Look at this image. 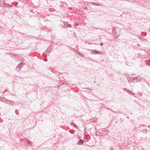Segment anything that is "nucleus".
I'll use <instances>...</instances> for the list:
<instances>
[{"label":"nucleus","mask_w":150,"mask_h":150,"mask_svg":"<svg viewBox=\"0 0 150 150\" xmlns=\"http://www.w3.org/2000/svg\"><path fill=\"white\" fill-rule=\"evenodd\" d=\"M43 19L45 21H46V20H45V17L43 18Z\"/></svg>","instance_id":"19"},{"label":"nucleus","mask_w":150,"mask_h":150,"mask_svg":"<svg viewBox=\"0 0 150 150\" xmlns=\"http://www.w3.org/2000/svg\"><path fill=\"white\" fill-rule=\"evenodd\" d=\"M130 82L136 83L139 81L141 80L140 77H131L127 79Z\"/></svg>","instance_id":"1"},{"label":"nucleus","mask_w":150,"mask_h":150,"mask_svg":"<svg viewBox=\"0 0 150 150\" xmlns=\"http://www.w3.org/2000/svg\"><path fill=\"white\" fill-rule=\"evenodd\" d=\"M112 34L113 35L117 37L119 35V34L117 32L115 29V27H114L112 28Z\"/></svg>","instance_id":"2"},{"label":"nucleus","mask_w":150,"mask_h":150,"mask_svg":"<svg viewBox=\"0 0 150 150\" xmlns=\"http://www.w3.org/2000/svg\"><path fill=\"white\" fill-rule=\"evenodd\" d=\"M79 55H81V54L80 53H79Z\"/></svg>","instance_id":"23"},{"label":"nucleus","mask_w":150,"mask_h":150,"mask_svg":"<svg viewBox=\"0 0 150 150\" xmlns=\"http://www.w3.org/2000/svg\"><path fill=\"white\" fill-rule=\"evenodd\" d=\"M108 110H110V109L109 108L108 109Z\"/></svg>","instance_id":"22"},{"label":"nucleus","mask_w":150,"mask_h":150,"mask_svg":"<svg viewBox=\"0 0 150 150\" xmlns=\"http://www.w3.org/2000/svg\"><path fill=\"white\" fill-rule=\"evenodd\" d=\"M9 54L10 55V57L13 58L17 57L18 54L13 53H9Z\"/></svg>","instance_id":"4"},{"label":"nucleus","mask_w":150,"mask_h":150,"mask_svg":"<svg viewBox=\"0 0 150 150\" xmlns=\"http://www.w3.org/2000/svg\"><path fill=\"white\" fill-rule=\"evenodd\" d=\"M149 31H150V30Z\"/></svg>","instance_id":"24"},{"label":"nucleus","mask_w":150,"mask_h":150,"mask_svg":"<svg viewBox=\"0 0 150 150\" xmlns=\"http://www.w3.org/2000/svg\"><path fill=\"white\" fill-rule=\"evenodd\" d=\"M25 64L24 62H21L19 65H20V66L21 67H22Z\"/></svg>","instance_id":"10"},{"label":"nucleus","mask_w":150,"mask_h":150,"mask_svg":"<svg viewBox=\"0 0 150 150\" xmlns=\"http://www.w3.org/2000/svg\"><path fill=\"white\" fill-rule=\"evenodd\" d=\"M127 91L129 94H134V93H132L131 91H129L128 89L127 90Z\"/></svg>","instance_id":"12"},{"label":"nucleus","mask_w":150,"mask_h":150,"mask_svg":"<svg viewBox=\"0 0 150 150\" xmlns=\"http://www.w3.org/2000/svg\"><path fill=\"white\" fill-rule=\"evenodd\" d=\"M103 45V44L102 42H101L100 44V46H102Z\"/></svg>","instance_id":"18"},{"label":"nucleus","mask_w":150,"mask_h":150,"mask_svg":"<svg viewBox=\"0 0 150 150\" xmlns=\"http://www.w3.org/2000/svg\"><path fill=\"white\" fill-rule=\"evenodd\" d=\"M124 90H126V91H127V88H124Z\"/></svg>","instance_id":"21"},{"label":"nucleus","mask_w":150,"mask_h":150,"mask_svg":"<svg viewBox=\"0 0 150 150\" xmlns=\"http://www.w3.org/2000/svg\"><path fill=\"white\" fill-rule=\"evenodd\" d=\"M84 143V142L83 140L80 139L79 141L78 142V145H81L83 144Z\"/></svg>","instance_id":"7"},{"label":"nucleus","mask_w":150,"mask_h":150,"mask_svg":"<svg viewBox=\"0 0 150 150\" xmlns=\"http://www.w3.org/2000/svg\"><path fill=\"white\" fill-rule=\"evenodd\" d=\"M148 64L150 66V60L149 61V62H148Z\"/></svg>","instance_id":"16"},{"label":"nucleus","mask_w":150,"mask_h":150,"mask_svg":"<svg viewBox=\"0 0 150 150\" xmlns=\"http://www.w3.org/2000/svg\"><path fill=\"white\" fill-rule=\"evenodd\" d=\"M53 48V46L52 45H50L47 48V52H50L52 51Z\"/></svg>","instance_id":"5"},{"label":"nucleus","mask_w":150,"mask_h":150,"mask_svg":"<svg viewBox=\"0 0 150 150\" xmlns=\"http://www.w3.org/2000/svg\"><path fill=\"white\" fill-rule=\"evenodd\" d=\"M16 59L18 61H23L24 60V59L23 57L21 55L18 54L17 56V57H16Z\"/></svg>","instance_id":"3"},{"label":"nucleus","mask_w":150,"mask_h":150,"mask_svg":"<svg viewBox=\"0 0 150 150\" xmlns=\"http://www.w3.org/2000/svg\"><path fill=\"white\" fill-rule=\"evenodd\" d=\"M92 4H95V5H97L96 4V3H95L92 2Z\"/></svg>","instance_id":"17"},{"label":"nucleus","mask_w":150,"mask_h":150,"mask_svg":"<svg viewBox=\"0 0 150 150\" xmlns=\"http://www.w3.org/2000/svg\"><path fill=\"white\" fill-rule=\"evenodd\" d=\"M21 69V67L20 66V65H18L16 68V69L17 70H19Z\"/></svg>","instance_id":"9"},{"label":"nucleus","mask_w":150,"mask_h":150,"mask_svg":"<svg viewBox=\"0 0 150 150\" xmlns=\"http://www.w3.org/2000/svg\"><path fill=\"white\" fill-rule=\"evenodd\" d=\"M91 53L93 54H100L97 53V52L96 50H91Z\"/></svg>","instance_id":"6"},{"label":"nucleus","mask_w":150,"mask_h":150,"mask_svg":"<svg viewBox=\"0 0 150 150\" xmlns=\"http://www.w3.org/2000/svg\"><path fill=\"white\" fill-rule=\"evenodd\" d=\"M75 25L77 26L78 25V24L76 23H75Z\"/></svg>","instance_id":"20"},{"label":"nucleus","mask_w":150,"mask_h":150,"mask_svg":"<svg viewBox=\"0 0 150 150\" xmlns=\"http://www.w3.org/2000/svg\"><path fill=\"white\" fill-rule=\"evenodd\" d=\"M67 26L68 27L71 28V25L70 24H68L67 25Z\"/></svg>","instance_id":"14"},{"label":"nucleus","mask_w":150,"mask_h":150,"mask_svg":"<svg viewBox=\"0 0 150 150\" xmlns=\"http://www.w3.org/2000/svg\"><path fill=\"white\" fill-rule=\"evenodd\" d=\"M71 125L74 126L76 129H77V126L75 124L73 123L72 124H71Z\"/></svg>","instance_id":"11"},{"label":"nucleus","mask_w":150,"mask_h":150,"mask_svg":"<svg viewBox=\"0 0 150 150\" xmlns=\"http://www.w3.org/2000/svg\"><path fill=\"white\" fill-rule=\"evenodd\" d=\"M8 100L9 101V102L8 103H7L8 104L12 105L14 103V102H13V101H11V100L10 101L9 100Z\"/></svg>","instance_id":"8"},{"label":"nucleus","mask_w":150,"mask_h":150,"mask_svg":"<svg viewBox=\"0 0 150 150\" xmlns=\"http://www.w3.org/2000/svg\"><path fill=\"white\" fill-rule=\"evenodd\" d=\"M28 143V144H31V142L29 140H27L26 142Z\"/></svg>","instance_id":"15"},{"label":"nucleus","mask_w":150,"mask_h":150,"mask_svg":"<svg viewBox=\"0 0 150 150\" xmlns=\"http://www.w3.org/2000/svg\"><path fill=\"white\" fill-rule=\"evenodd\" d=\"M49 10L50 11H54V9L52 8H49Z\"/></svg>","instance_id":"13"}]
</instances>
